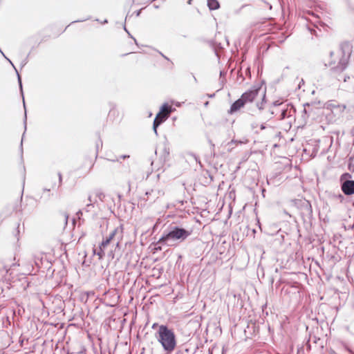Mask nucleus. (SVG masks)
<instances>
[{"label": "nucleus", "mask_w": 354, "mask_h": 354, "mask_svg": "<svg viewBox=\"0 0 354 354\" xmlns=\"http://www.w3.org/2000/svg\"><path fill=\"white\" fill-rule=\"evenodd\" d=\"M246 72H247V73H250V68H248L246 69Z\"/></svg>", "instance_id": "nucleus-62"}, {"label": "nucleus", "mask_w": 354, "mask_h": 354, "mask_svg": "<svg viewBox=\"0 0 354 354\" xmlns=\"http://www.w3.org/2000/svg\"><path fill=\"white\" fill-rule=\"evenodd\" d=\"M207 5L210 10H216L220 8V3L218 0H207Z\"/></svg>", "instance_id": "nucleus-21"}, {"label": "nucleus", "mask_w": 354, "mask_h": 354, "mask_svg": "<svg viewBox=\"0 0 354 354\" xmlns=\"http://www.w3.org/2000/svg\"><path fill=\"white\" fill-rule=\"evenodd\" d=\"M293 203L295 206L299 209L300 214L304 219L310 218L312 217L313 209L311 203L309 201L304 198L295 199Z\"/></svg>", "instance_id": "nucleus-6"}, {"label": "nucleus", "mask_w": 354, "mask_h": 354, "mask_svg": "<svg viewBox=\"0 0 354 354\" xmlns=\"http://www.w3.org/2000/svg\"><path fill=\"white\" fill-rule=\"evenodd\" d=\"M55 185H56V183H53V185H52V188H53V189L54 188V187L55 186Z\"/></svg>", "instance_id": "nucleus-64"}, {"label": "nucleus", "mask_w": 354, "mask_h": 354, "mask_svg": "<svg viewBox=\"0 0 354 354\" xmlns=\"http://www.w3.org/2000/svg\"><path fill=\"white\" fill-rule=\"evenodd\" d=\"M153 7L156 9L159 8V6L154 4Z\"/></svg>", "instance_id": "nucleus-59"}, {"label": "nucleus", "mask_w": 354, "mask_h": 354, "mask_svg": "<svg viewBox=\"0 0 354 354\" xmlns=\"http://www.w3.org/2000/svg\"><path fill=\"white\" fill-rule=\"evenodd\" d=\"M265 84L263 80L259 82L255 83L250 89L244 92L241 95V98L246 104L247 103L252 102L258 94L261 91L262 86Z\"/></svg>", "instance_id": "nucleus-5"}, {"label": "nucleus", "mask_w": 354, "mask_h": 354, "mask_svg": "<svg viewBox=\"0 0 354 354\" xmlns=\"http://www.w3.org/2000/svg\"><path fill=\"white\" fill-rule=\"evenodd\" d=\"M161 245H164L163 244H157V242L155 243V249L156 250H162V248H161Z\"/></svg>", "instance_id": "nucleus-33"}, {"label": "nucleus", "mask_w": 354, "mask_h": 354, "mask_svg": "<svg viewBox=\"0 0 354 354\" xmlns=\"http://www.w3.org/2000/svg\"><path fill=\"white\" fill-rule=\"evenodd\" d=\"M158 128V127H155V124H153V131H154V133H156V136L158 135V131H157Z\"/></svg>", "instance_id": "nucleus-39"}, {"label": "nucleus", "mask_w": 354, "mask_h": 354, "mask_svg": "<svg viewBox=\"0 0 354 354\" xmlns=\"http://www.w3.org/2000/svg\"><path fill=\"white\" fill-rule=\"evenodd\" d=\"M76 216L78 218V219H80L81 216H82V211L80 209L78 212H77Z\"/></svg>", "instance_id": "nucleus-34"}, {"label": "nucleus", "mask_w": 354, "mask_h": 354, "mask_svg": "<svg viewBox=\"0 0 354 354\" xmlns=\"http://www.w3.org/2000/svg\"><path fill=\"white\" fill-rule=\"evenodd\" d=\"M342 57L339 59L338 65L333 67L331 71L333 72H342L344 71L348 64L352 53V46L348 41H344L339 46Z\"/></svg>", "instance_id": "nucleus-3"}, {"label": "nucleus", "mask_w": 354, "mask_h": 354, "mask_svg": "<svg viewBox=\"0 0 354 354\" xmlns=\"http://www.w3.org/2000/svg\"><path fill=\"white\" fill-rule=\"evenodd\" d=\"M164 154H165V156H169V149H167L166 147L164 148Z\"/></svg>", "instance_id": "nucleus-36"}, {"label": "nucleus", "mask_w": 354, "mask_h": 354, "mask_svg": "<svg viewBox=\"0 0 354 354\" xmlns=\"http://www.w3.org/2000/svg\"><path fill=\"white\" fill-rule=\"evenodd\" d=\"M245 104L242 100L241 97H239L238 100L234 101L230 106V110L228 111V113L230 114H232L235 112H237L239 111L241 108H243Z\"/></svg>", "instance_id": "nucleus-13"}, {"label": "nucleus", "mask_w": 354, "mask_h": 354, "mask_svg": "<svg viewBox=\"0 0 354 354\" xmlns=\"http://www.w3.org/2000/svg\"><path fill=\"white\" fill-rule=\"evenodd\" d=\"M232 149H233L232 145H230V147H228V149H227L228 151L231 152L232 151Z\"/></svg>", "instance_id": "nucleus-50"}, {"label": "nucleus", "mask_w": 354, "mask_h": 354, "mask_svg": "<svg viewBox=\"0 0 354 354\" xmlns=\"http://www.w3.org/2000/svg\"><path fill=\"white\" fill-rule=\"evenodd\" d=\"M107 160L111 161V162H115V161H119V159L118 158H117V159H113V158L109 159V158H108Z\"/></svg>", "instance_id": "nucleus-46"}, {"label": "nucleus", "mask_w": 354, "mask_h": 354, "mask_svg": "<svg viewBox=\"0 0 354 354\" xmlns=\"http://www.w3.org/2000/svg\"><path fill=\"white\" fill-rule=\"evenodd\" d=\"M94 207V204L93 203H88L85 208H84V210L86 212H91L92 209Z\"/></svg>", "instance_id": "nucleus-27"}, {"label": "nucleus", "mask_w": 354, "mask_h": 354, "mask_svg": "<svg viewBox=\"0 0 354 354\" xmlns=\"http://www.w3.org/2000/svg\"><path fill=\"white\" fill-rule=\"evenodd\" d=\"M96 197H97L101 201H103L104 198V194L100 191H97L95 193Z\"/></svg>", "instance_id": "nucleus-26"}, {"label": "nucleus", "mask_w": 354, "mask_h": 354, "mask_svg": "<svg viewBox=\"0 0 354 354\" xmlns=\"http://www.w3.org/2000/svg\"><path fill=\"white\" fill-rule=\"evenodd\" d=\"M153 192V189H151V190H150V191H147V192H145V195H146V196H149V195L151 194V193H152Z\"/></svg>", "instance_id": "nucleus-44"}, {"label": "nucleus", "mask_w": 354, "mask_h": 354, "mask_svg": "<svg viewBox=\"0 0 354 354\" xmlns=\"http://www.w3.org/2000/svg\"><path fill=\"white\" fill-rule=\"evenodd\" d=\"M174 110V108H172L170 105H169L167 103H164L160 109V111L161 113L167 114L168 117L169 116V114Z\"/></svg>", "instance_id": "nucleus-20"}, {"label": "nucleus", "mask_w": 354, "mask_h": 354, "mask_svg": "<svg viewBox=\"0 0 354 354\" xmlns=\"http://www.w3.org/2000/svg\"><path fill=\"white\" fill-rule=\"evenodd\" d=\"M5 59L6 60H8L9 62V63L12 66V67L15 68V71H16V73H17V81H18V84H19V90H20V93H21V95L23 97V103H24V109H26V105H25V100H24V91H23V86H22V82H21V75H19L17 69L15 68V65L13 64V63L11 62V60L8 58L5 54L2 55ZM27 122V115H26V111L25 110V115H24V127H25V131L26 130V123Z\"/></svg>", "instance_id": "nucleus-11"}, {"label": "nucleus", "mask_w": 354, "mask_h": 354, "mask_svg": "<svg viewBox=\"0 0 354 354\" xmlns=\"http://www.w3.org/2000/svg\"><path fill=\"white\" fill-rule=\"evenodd\" d=\"M192 0H188L187 3L190 5V4H192Z\"/></svg>", "instance_id": "nucleus-63"}, {"label": "nucleus", "mask_w": 354, "mask_h": 354, "mask_svg": "<svg viewBox=\"0 0 354 354\" xmlns=\"http://www.w3.org/2000/svg\"><path fill=\"white\" fill-rule=\"evenodd\" d=\"M27 62L26 60H24L21 62V67H24L26 64Z\"/></svg>", "instance_id": "nucleus-48"}, {"label": "nucleus", "mask_w": 354, "mask_h": 354, "mask_svg": "<svg viewBox=\"0 0 354 354\" xmlns=\"http://www.w3.org/2000/svg\"><path fill=\"white\" fill-rule=\"evenodd\" d=\"M64 217H65V224L66 225L68 223V214L67 213H64Z\"/></svg>", "instance_id": "nucleus-38"}, {"label": "nucleus", "mask_w": 354, "mask_h": 354, "mask_svg": "<svg viewBox=\"0 0 354 354\" xmlns=\"http://www.w3.org/2000/svg\"><path fill=\"white\" fill-rule=\"evenodd\" d=\"M192 234V230H186L178 225H169L165 230L157 241V244H163L167 246H176L183 242Z\"/></svg>", "instance_id": "nucleus-1"}, {"label": "nucleus", "mask_w": 354, "mask_h": 354, "mask_svg": "<svg viewBox=\"0 0 354 354\" xmlns=\"http://www.w3.org/2000/svg\"><path fill=\"white\" fill-rule=\"evenodd\" d=\"M226 75V73L224 71H220V77H223Z\"/></svg>", "instance_id": "nucleus-42"}, {"label": "nucleus", "mask_w": 354, "mask_h": 354, "mask_svg": "<svg viewBox=\"0 0 354 354\" xmlns=\"http://www.w3.org/2000/svg\"><path fill=\"white\" fill-rule=\"evenodd\" d=\"M266 129V126H265V124H262L261 125V130H263V129Z\"/></svg>", "instance_id": "nucleus-52"}, {"label": "nucleus", "mask_w": 354, "mask_h": 354, "mask_svg": "<svg viewBox=\"0 0 354 354\" xmlns=\"http://www.w3.org/2000/svg\"><path fill=\"white\" fill-rule=\"evenodd\" d=\"M168 118L167 114L161 113L158 112L153 120V124H155V127H158Z\"/></svg>", "instance_id": "nucleus-17"}, {"label": "nucleus", "mask_w": 354, "mask_h": 354, "mask_svg": "<svg viewBox=\"0 0 354 354\" xmlns=\"http://www.w3.org/2000/svg\"><path fill=\"white\" fill-rule=\"evenodd\" d=\"M339 186L341 191L345 196L354 194V180L348 172L343 173L339 177Z\"/></svg>", "instance_id": "nucleus-4"}, {"label": "nucleus", "mask_w": 354, "mask_h": 354, "mask_svg": "<svg viewBox=\"0 0 354 354\" xmlns=\"http://www.w3.org/2000/svg\"><path fill=\"white\" fill-rule=\"evenodd\" d=\"M24 133H25V132ZM24 134H23V136H22V138H21V145H20V151H21V155L23 154V140H24Z\"/></svg>", "instance_id": "nucleus-32"}, {"label": "nucleus", "mask_w": 354, "mask_h": 354, "mask_svg": "<svg viewBox=\"0 0 354 354\" xmlns=\"http://www.w3.org/2000/svg\"><path fill=\"white\" fill-rule=\"evenodd\" d=\"M121 248L120 242L118 241L115 245V248L113 250L109 252L108 256L111 257L112 259H115L116 261H120L121 258Z\"/></svg>", "instance_id": "nucleus-14"}, {"label": "nucleus", "mask_w": 354, "mask_h": 354, "mask_svg": "<svg viewBox=\"0 0 354 354\" xmlns=\"http://www.w3.org/2000/svg\"><path fill=\"white\" fill-rule=\"evenodd\" d=\"M156 337L167 354H171L175 350L177 345L176 337L174 330L169 328L167 325L159 326L156 333Z\"/></svg>", "instance_id": "nucleus-2"}, {"label": "nucleus", "mask_w": 354, "mask_h": 354, "mask_svg": "<svg viewBox=\"0 0 354 354\" xmlns=\"http://www.w3.org/2000/svg\"><path fill=\"white\" fill-rule=\"evenodd\" d=\"M43 191H44V192H49L50 191V189H48V188H44V189H43Z\"/></svg>", "instance_id": "nucleus-51"}, {"label": "nucleus", "mask_w": 354, "mask_h": 354, "mask_svg": "<svg viewBox=\"0 0 354 354\" xmlns=\"http://www.w3.org/2000/svg\"><path fill=\"white\" fill-rule=\"evenodd\" d=\"M208 104H209V102H208V101H207V102H205L204 103V106H208Z\"/></svg>", "instance_id": "nucleus-57"}, {"label": "nucleus", "mask_w": 354, "mask_h": 354, "mask_svg": "<svg viewBox=\"0 0 354 354\" xmlns=\"http://www.w3.org/2000/svg\"><path fill=\"white\" fill-rule=\"evenodd\" d=\"M5 59L6 60H8L9 62V63L12 66V67L15 68V71H16V73H17V81H18V84H19V90H20V93H21V95L23 97V103H24V109H26V105H25V100H24V91H23V86H22V82H21V75H19L17 69L15 68V65L13 64V63L11 62V60L8 58L5 54L2 55ZM27 122V115H26V111L25 110V115H24V127H25V131L26 130V123Z\"/></svg>", "instance_id": "nucleus-10"}, {"label": "nucleus", "mask_w": 354, "mask_h": 354, "mask_svg": "<svg viewBox=\"0 0 354 354\" xmlns=\"http://www.w3.org/2000/svg\"><path fill=\"white\" fill-rule=\"evenodd\" d=\"M160 219H158V221L156 222V223L153 225V227H152V232H154L156 229L158 228V225L160 224V221H159Z\"/></svg>", "instance_id": "nucleus-31"}, {"label": "nucleus", "mask_w": 354, "mask_h": 354, "mask_svg": "<svg viewBox=\"0 0 354 354\" xmlns=\"http://www.w3.org/2000/svg\"><path fill=\"white\" fill-rule=\"evenodd\" d=\"M12 270L11 268H8V265H6L4 261H0V282H6L9 283L12 280Z\"/></svg>", "instance_id": "nucleus-8"}, {"label": "nucleus", "mask_w": 354, "mask_h": 354, "mask_svg": "<svg viewBox=\"0 0 354 354\" xmlns=\"http://www.w3.org/2000/svg\"><path fill=\"white\" fill-rule=\"evenodd\" d=\"M129 158V155H122V156H120L118 158V159H119V160H120V159H125V158Z\"/></svg>", "instance_id": "nucleus-37"}, {"label": "nucleus", "mask_w": 354, "mask_h": 354, "mask_svg": "<svg viewBox=\"0 0 354 354\" xmlns=\"http://www.w3.org/2000/svg\"><path fill=\"white\" fill-rule=\"evenodd\" d=\"M90 19V17H88V18H87V19H81V20L74 21H73V22H72V24H73V23H76V22H82V21H86V20H87V19Z\"/></svg>", "instance_id": "nucleus-40"}, {"label": "nucleus", "mask_w": 354, "mask_h": 354, "mask_svg": "<svg viewBox=\"0 0 354 354\" xmlns=\"http://www.w3.org/2000/svg\"><path fill=\"white\" fill-rule=\"evenodd\" d=\"M209 144L211 145L212 147L214 149L215 145L212 142V141L211 140H209Z\"/></svg>", "instance_id": "nucleus-47"}, {"label": "nucleus", "mask_w": 354, "mask_h": 354, "mask_svg": "<svg viewBox=\"0 0 354 354\" xmlns=\"http://www.w3.org/2000/svg\"><path fill=\"white\" fill-rule=\"evenodd\" d=\"M324 108L330 111L335 117L339 118L346 109V106L335 100H328L324 104Z\"/></svg>", "instance_id": "nucleus-7"}, {"label": "nucleus", "mask_w": 354, "mask_h": 354, "mask_svg": "<svg viewBox=\"0 0 354 354\" xmlns=\"http://www.w3.org/2000/svg\"><path fill=\"white\" fill-rule=\"evenodd\" d=\"M333 63H334V62L331 61V62H329L328 64H327L325 62H323L322 64L324 66V68H326L328 66H331Z\"/></svg>", "instance_id": "nucleus-35"}, {"label": "nucleus", "mask_w": 354, "mask_h": 354, "mask_svg": "<svg viewBox=\"0 0 354 354\" xmlns=\"http://www.w3.org/2000/svg\"><path fill=\"white\" fill-rule=\"evenodd\" d=\"M243 144V142L241 140H232L230 142H227V146L230 147V145H236V144Z\"/></svg>", "instance_id": "nucleus-28"}, {"label": "nucleus", "mask_w": 354, "mask_h": 354, "mask_svg": "<svg viewBox=\"0 0 354 354\" xmlns=\"http://www.w3.org/2000/svg\"><path fill=\"white\" fill-rule=\"evenodd\" d=\"M316 104V102H311V103L307 102V103H305V104H304V110H303V111H302V114H301V120H302V121H303V122H304V124H306L307 120H308V118H309V116H310L309 111L306 109V107H307V106H308V107H309V106H312V105H313V104Z\"/></svg>", "instance_id": "nucleus-19"}, {"label": "nucleus", "mask_w": 354, "mask_h": 354, "mask_svg": "<svg viewBox=\"0 0 354 354\" xmlns=\"http://www.w3.org/2000/svg\"><path fill=\"white\" fill-rule=\"evenodd\" d=\"M334 53L333 51L330 52V57H331L333 55Z\"/></svg>", "instance_id": "nucleus-60"}, {"label": "nucleus", "mask_w": 354, "mask_h": 354, "mask_svg": "<svg viewBox=\"0 0 354 354\" xmlns=\"http://www.w3.org/2000/svg\"><path fill=\"white\" fill-rule=\"evenodd\" d=\"M340 78H343V80L344 82H354V77L348 75H340L339 78H338V80H340Z\"/></svg>", "instance_id": "nucleus-23"}, {"label": "nucleus", "mask_w": 354, "mask_h": 354, "mask_svg": "<svg viewBox=\"0 0 354 354\" xmlns=\"http://www.w3.org/2000/svg\"><path fill=\"white\" fill-rule=\"evenodd\" d=\"M284 214H286V215H288V216H291L290 214H289L286 210L283 211Z\"/></svg>", "instance_id": "nucleus-58"}, {"label": "nucleus", "mask_w": 354, "mask_h": 354, "mask_svg": "<svg viewBox=\"0 0 354 354\" xmlns=\"http://www.w3.org/2000/svg\"><path fill=\"white\" fill-rule=\"evenodd\" d=\"M118 230L119 229L118 227L112 230L108 236H106L105 239H103L102 241L101 242V246L106 247L117 235Z\"/></svg>", "instance_id": "nucleus-16"}, {"label": "nucleus", "mask_w": 354, "mask_h": 354, "mask_svg": "<svg viewBox=\"0 0 354 354\" xmlns=\"http://www.w3.org/2000/svg\"><path fill=\"white\" fill-rule=\"evenodd\" d=\"M296 109L292 103L286 104L281 109L278 119L280 120H283L286 118H290L294 117Z\"/></svg>", "instance_id": "nucleus-9"}, {"label": "nucleus", "mask_w": 354, "mask_h": 354, "mask_svg": "<svg viewBox=\"0 0 354 354\" xmlns=\"http://www.w3.org/2000/svg\"><path fill=\"white\" fill-rule=\"evenodd\" d=\"M124 31H126V32L128 33L129 36L134 40L135 44H136V45H138V42H137V40H136V39H135V38H134V37H133L130 34V32H129L128 31V30L127 29V28H126V26H125V25L124 26Z\"/></svg>", "instance_id": "nucleus-29"}, {"label": "nucleus", "mask_w": 354, "mask_h": 354, "mask_svg": "<svg viewBox=\"0 0 354 354\" xmlns=\"http://www.w3.org/2000/svg\"><path fill=\"white\" fill-rule=\"evenodd\" d=\"M214 52H215V55L219 57V55H218V53L217 52L216 49L214 50Z\"/></svg>", "instance_id": "nucleus-55"}, {"label": "nucleus", "mask_w": 354, "mask_h": 354, "mask_svg": "<svg viewBox=\"0 0 354 354\" xmlns=\"http://www.w3.org/2000/svg\"><path fill=\"white\" fill-rule=\"evenodd\" d=\"M207 96L209 98H213L215 96V93L207 94Z\"/></svg>", "instance_id": "nucleus-45"}, {"label": "nucleus", "mask_w": 354, "mask_h": 354, "mask_svg": "<svg viewBox=\"0 0 354 354\" xmlns=\"http://www.w3.org/2000/svg\"><path fill=\"white\" fill-rule=\"evenodd\" d=\"M102 24H107L108 23V20L107 19H104L103 21L101 22Z\"/></svg>", "instance_id": "nucleus-54"}, {"label": "nucleus", "mask_w": 354, "mask_h": 354, "mask_svg": "<svg viewBox=\"0 0 354 354\" xmlns=\"http://www.w3.org/2000/svg\"><path fill=\"white\" fill-rule=\"evenodd\" d=\"M20 233H21V227H20V224L18 223L16 229L13 232V234L17 238V241H19V236Z\"/></svg>", "instance_id": "nucleus-25"}, {"label": "nucleus", "mask_w": 354, "mask_h": 354, "mask_svg": "<svg viewBox=\"0 0 354 354\" xmlns=\"http://www.w3.org/2000/svg\"><path fill=\"white\" fill-rule=\"evenodd\" d=\"M262 93H263V96H262L261 100L260 102H257L256 103V107L259 110V113H261V111L265 109V105L267 103L266 87L264 88Z\"/></svg>", "instance_id": "nucleus-18"}, {"label": "nucleus", "mask_w": 354, "mask_h": 354, "mask_svg": "<svg viewBox=\"0 0 354 354\" xmlns=\"http://www.w3.org/2000/svg\"><path fill=\"white\" fill-rule=\"evenodd\" d=\"M141 11H142V9H140V10H138L136 11V12H135L136 15L137 17H138V16L140 15Z\"/></svg>", "instance_id": "nucleus-43"}, {"label": "nucleus", "mask_w": 354, "mask_h": 354, "mask_svg": "<svg viewBox=\"0 0 354 354\" xmlns=\"http://www.w3.org/2000/svg\"><path fill=\"white\" fill-rule=\"evenodd\" d=\"M182 259V255H181V254H179V255H178V260H177L176 263H178V261H179L180 259Z\"/></svg>", "instance_id": "nucleus-53"}, {"label": "nucleus", "mask_w": 354, "mask_h": 354, "mask_svg": "<svg viewBox=\"0 0 354 354\" xmlns=\"http://www.w3.org/2000/svg\"><path fill=\"white\" fill-rule=\"evenodd\" d=\"M105 248L106 247L101 246V244H100L99 245L98 249H95V248L93 249L94 254L97 255L99 257V259H102L104 257V254H105L104 250Z\"/></svg>", "instance_id": "nucleus-22"}, {"label": "nucleus", "mask_w": 354, "mask_h": 354, "mask_svg": "<svg viewBox=\"0 0 354 354\" xmlns=\"http://www.w3.org/2000/svg\"><path fill=\"white\" fill-rule=\"evenodd\" d=\"M161 55H162V56L165 59H166L169 60V58H168V57H167L166 56H165V55H164L163 54H162V53H161Z\"/></svg>", "instance_id": "nucleus-61"}, {"label": "nucleus", "mask_w": 354, "mask_h": 354, "mask_svg": "<svg viewBox=\"0 0 354 354\" xmlns=\"http://www.w3.org/2000/svg\"><path fill=\"white\" fill-rule=\"evenodd\" d=\"M332 198L335 201H339L340 203H344L345 201L344 196L340 193L333 194Z\"/></svg>", "instance_id": "nucleus-24"}, {"label": "nucleus", "mask_w": 354, "mask_h": 354, "mask_svg": "<svg viewBox=\"0 0 354 354\" xmlns=\"http://www.w3.org/2000/svg\"><path fill=\"white\" fill-rule=\"evenodd\" d=\"M88 200L89 201V203H95V201H93V199H92V197L91 196H89L88 198Z\"/></svg>", "instance_id": "nucleus-41"}, {"label": "nucleus", "mask_w": 354, "mask_h": 354, "mask_svg": "<svg viewBox=\"0 0 354 354\" xmlns=\"http://www.w3.org/2000/svg\"><path fill=\"white\" fill-rule=\"evenodd\" d=\"M5 59L6 60H8L9 62V63L12 66V67L15 68V71H16V73H17V81H18V84H19V90H20V93H21V95L23 97V103H24V109H26V105H25V100H24V91H23V86H22V82H21V75H19L17 69L15 68V65L13 64V63L11 62V60L8 58L5 54L2 55ZM27 122V115H26V111L25 110V115H24V127H25V131L26 130V123Z\"/></svg>", "instance_id": "nucleus-12"}, {"label": "nucleus", "mask_w": 354, "mask_h": 354, "mask_svg": "<svg viewBox=\"0 0 354 354\" xmlns=\"http://www.w3.org/2000/svg\"><path fill=\"white\" fill-rule=\"evenodd\" d=\"M206 174L209 175V178H211V180H213V177L211 176L208 171H206Z\"/></svg>", "instance_id": "nucleus-49"}, {"label": "nucleus", "mask_w": 354, "mask_h": 354, "mask_svg": "<svg viewBox=\"0 0 354 354\" xmlns=\"http://www.w3.org/2000/svg\"><path fill=\"white\" fill-rule=\"evenodd\" d=\"M58 178H59V185L58 187H59L62 185V175L61 172H58L57 174Z\"/></svg>", "instance_id": "nucleus-30"}, {"label": "nucleus", "mask_w": 354, "mask_h": 354, "mask_svg": "<svg viewBox=\"0 0 354 354\" xmlns=\"http://www.w3.org/2000/svg\"><path fill=\"white\" fill-rule=\"evenodd\" d=\"M283 104V103L281 101H280L279 100L274 101L270 106L268 114L265 117V119L269 120L272 119L274 117V115H275V112L272 109V107L279 106Z\"/></svg>", "instance_id": "nucleus-15"}, {"label": "nucleus", "mask_w": 354, "mask_h": 354, "mask_svg": "<svg viewBox=\"0 0 354 354\" xmlns=\"http://www.w3.org/2000/svg\"><path fill=\"white\" fill-rule=\"evenodd\" d=\"M158 326V324L155 323L152 326V328H155Z\"/></svg>", "instance_id": "nucleus-56"}]
</instances>
